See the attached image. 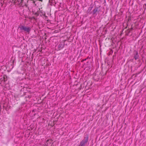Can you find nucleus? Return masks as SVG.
I'll return each mask as SVG.
<instances>
[{
  "instance_id": "obj_4",
  "label": "nucleus",
  "mask_w": 146,
  "mask_h": 146,
  "mask_svg": "<svg viewBox=\"0 0 146 146\" xmlns=\"http://www.w3.org/2000/svg\"><path fill=\"white\" fill-rule=\"evenodd\" d=\"M4 78H5V77H4Z\"/></svg>"
},
{
  "instance_id": "obj_2",
  "label": "nucleus",
  "mask_w": 146,
  "mask_h": 146,
  "mask_svg": "<svg viewBox=\"0 0 146 146\" xmlns=\"http://www.w3.org/2000/svg\"><path fill=\"white\" fill-rule=\"evenodd\" d=\"M88 137H87L86 140H83L80 143V146H84L85 144L88 141Z\"/></svg>"
},
{
  "instance_id": "obj_1",
  "label": "nucleus",
  "mask_w": 146,
  "mask_h": 146,
  "mask_svg": "<svg viewBox=\"0 0 146 146\" xmlns=\"http://www.w3.org/2000/svg\"><path fill=\"white\" fill-rule=\"evenodd\" d=\"M20 29L21 30H23L26 32L29 33L31 30V28L30 27H26L23 26H22L20 27Z\"/></svg>"
},
{
  "instance_id": "obj_3",
  "label": "nucleus",
  "mask_w": 146,
  "mask_h": 146,
  "mask_svg": "<svg viewBox=\"0 0 146 146\" xmlns=\"http://www.w3.org/2000/svg\"><path fill=\"white\" fill-rule=\"evenodd\" d=\"M33 2L34 3H35V1H33Z\"/></svg>"
}]
</instances>
